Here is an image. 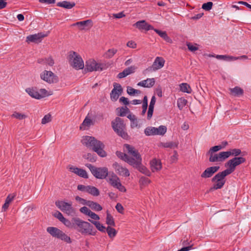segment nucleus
<instances>
[{"mask_svg":"<svg viewBox=\"0 0 251 251\" xmlns=\"http://www.w3.org/2000/svg\"><path fill=\"white\" fill-rule=\"evenodd\" d=\"M82 144L86 147L92 149L101 157H106V152L104 151L105 147L103 143L98 140L94 137L85 136L83 137L81 140Z\"/></svg>","mask_w":251,"mask_h":251,"instance_id":"obj_1","label":"nucleus"},{"mask_svg":"<svg viewBox=\"0 0 251 251\" xmlns=\"http://www.w3.org/2000/svg\"><path fill=\"white\" fill-rule=\"evenodd\" d=\"M75 222V228L82 235H95L97 230L89 223L76 217Z\"/></svg>","mask_w":251,"mask_h":251,"instance_id":"obj_2","label":"nucleus"},{"mask_svg":"<svg viewBox=\"0 0 251 251\" xmlns=\"http://www.w3.org/2000/svg\"><path fill=\"white\" fill-rule=\"evenodd\" d=\"M128 155L127 163L131 165H139L140 162H142L141 156L134 147L128 144L124 145Z\"/></svg>","mask_w":251,"mask_h":251,"instance_id":"obj_3","label":"nucleus"},{"mask_svg":"<svg viewBox=\"0 0 251 251\" xmlns=\"http://www.w3.org/2000/svg\"><path fill=\"white\" fill-rule=\"evenodd\" d=\"M111 125L114 131L119 136L124 139H127L128 134L126 131V126L122 119L116 117L112 122Z\"/></svg>","mask_w":251,"mask_h":251,"instance_id":"obj_4","label":"nucleus"},{"mask_svg":"<svg viewBox=\"0 0 251 251\" xmlns=\"http://www.w3.org/2000/svg\"><path fill=\"white\" fill-rule=\"evenodd\" d=\"M229 173L225 170L217 173L212 179L211 181L215 183L209 189L210 191L221 189L226 183L225 177L229 175Z\"/></svg>","mask_w":251,"mask_h":251,"instance_id":"obj_5","label":"nucleus"},{"mask_svg":"<svg viewBox=\"0 0 251 251\" xmlns=\"http://www.w3.org/2000/svg\"><path fill=\"white\" fill-rule=\"evenodd\" d=\"M47 231L53 237L61 240L67 243H72L70 237L56 227L49 226L47 228Z\"/></svg>","mask_w":251,"mask_h":251,"instance_id":"obj_6","label":"nucleus"},{"mask_svg":"<svg viewBox=\"0 0 251 251\" xmlns=\"http://www.w3.org/2000/svg\"><path fill=\"white\" fill-rule=\"evenodd\" d=\"M69 63L76 70L82 69L84 68L83 61L81 56L75 51H70L69 55Z\"/></svg>","mask_w":251,"mask_h":251,"instance_id":"obj_7","label":"nucleus"},{"mask_svg":"<svg viewBox=\"0 0 251 251\" xmlns=\"http://www.w3.org/2000/svg\"><path fill=\"white\" fill-rule=\"evenodd\" d=\"M93 175L97 178L104 179L108 176V170L106 167L97 168L91 164H86Z\"/></svg>","mask_w":251,"mask_h":251,"instance_id":"obj_8","label":"nucleus"},{"mask_svg":"<svg viewBox=\"0 0 251 251\" xmlns=\"http://www.w3.org/2000/svg\"><path fill=\"white\" fill-rule=\"evenodd\" d=\"M246 159L243 157H235L230 160H229L226 164L225 167H227L226 170L229 173V174H231L233 173L235 170L236 167L245 162Z\"/></svg>","mask_w":251,"mask_h":251,"instance_id":"obj_9","label":"nucleus"},{"mask_svg":"<svg viewBox=\"0 0 251 251\" xmlns=\"http://www.w3.org/2000/svg\"><path fill=\"white\" fill-rule=\"evenodd\" d=\"M105 65L103 64L98 63L95 60L91 59L86 62L85 71L93 72L101 71L104 69Z\"/></svg>","mask_w":251,"mask_h":251,"instance_id":"obj_10","label":"nucleus"},{"mask_svg":"<svg viewBox=\"0 0 251 251\" xmlns=\"http://www.w3.org/2000/svg\"><path fill=\"white\" fill-rule=\"evenodd\" d=\"M107 181L112 187L118 189L120 191L126 192L125 187L122 184L120 178L114 173L110 175Z\"/></svg>","mask_w":251,"mask_h":251,"instance_id":"obj_11","label":"nucleus"},{"mask_svg":"<svg viewBox=\"0 0 251 251\" xmlns=\"http://www.w3.org/2000/svg\"><path fill=\"white\" fill-rule=\"evenodd\" d=\"M55 205L60 210L68 215H72L75 213V209L72 207L71 202H66L62 201H58L55 202Z\"/></svg>","mask_w":251,"mask_h":251,"instance_id":"obj_12","label":"nucleus"},{"mask_svg":"<svg viewBox=\"0 0 251 251\" xmlns=\"http://www.w3.org/2000/svg\"><path fill=\"white\" fill-rule=\"evenodd\" d=\"M42 79L49 83H56L58 81V77L51 71H44L40 75Z\"/></svg>","mask_w":251,"mask_h":251,"instance_id":"obj_13","label":"nucleus"},{"mask_svg":"<svg viewBox=\"0 0 251 251\" xmlns=\"http://www.w3.org/2000/svg\"><path fill=\"white\" fill-rule=\"evenodd\" d=\"M112 167L119 175L126 177L129 176L130 173L128 170L118 163L114 162L112 165Z\"/></svg>","mask_w":251,"mask_h":251,"instance_id":"obj_14","label":"nucleus"},{"mask_svg":"<svg viewBox=\"0 0 251 251\" xmlns=\"http://www.w3.org/2000/svg\"><path fill=\"white\" fill-rule=\"evenodd\" d=\"M165 60L161 57H156L152 65L148 69L150 71H155L162 68L165 64Z\"/></svg>","mask_w":251,"mask_h":251,"instance_id":"obj_15","label":"nucleus"},{"mask_svg":"<svg viewBox=\"0 0 251 251\" xmlns=\"http://www.w3.org/2000/svg\"><path fill=\"white\" fill-rule=\"evenodd\" d=\"M122 92L123 89L121 85L118 83H114V88L110 93L111 99L113 101L117 100Z\"/></svg>","mask_w":251,"mask_h":251,"instance_id":"obj_16","label":"nucleus"},{"mask_svg":"<svg viewBox=\"0 0 251 251\" xmlns=\"http://www.w3.org/2000/svg\"><path fill=\"white\" fill-rule=\"evenodd\" d=\"M47 36V34H45L43 33H38L37 34L30 35L26 37V41L27 42L38 43L41 42L42 39Z\"/></svg>","mask_w":251,"mask_h":251,"instance_id":"obj_17","label":"nucleus"},{"mask_svg":"<svg viewBox=\"0 0 251 251\" xmlns=\"http://www.w3.org/2000/svg\"><path fill=\"white\" fill-rule=\"evenodd\" d=\"M220 169V166H212L206 168L201 174L202 178H207L211 177L215 173Z\"/></svg>","mask_w":251,"mask_h":251,"instance_id":"obj_18","label":"nucleus"},{"mask_svg":"<svg viewBox=\"0 0 251 251\" xmlns=\"http://www.w3.org/2000/svg\"><path fill=\"white\" fill-rule=\"evenodd\" d=\"M69 170L70 171L77 175L78 176L80 177L85 178H87L88 177L86 171L82 169L78 168L71 166L69 167Z\"/></svg>","mask_w":251,"mask_h":251,"instance_id":"obj_19","label":"nucleus"},{"mask_svg":"<svg viewBox=\"0 0 251 251\" xmlns=\"http://www.w3.org/2000/svg\"><path fill=\"white\" fill-rule=\"evenodd\" d=\"M150 165L152 172H158L162 169V163L159 159L153 158L151 161Z\"/></svg>","mask_w":251,"mask_h":251,"instance_id":"obj_20","label":"nucleus"},{"mask_svg":"<svg viewBox=\"0 0 251 251\" xmlns=\"http://www.w3.org/2000/svg\"><path fill=\"white\" fill-rule=\"evenodd\" d=\"M155 84V79L154 78H147L146 80L140 81L137 83L138 86L143 87L151 88Z\"/></svg>","mask_w":251,"mask_h":251,"instance_id":"obj_21","label":"nucleus"},{"mask_svg":"<svg viewBox=\"0 0 251 251\" xmlns=\"http://www.w3.org/2000/svg\"><path fill=\"white\" fill-rule=\"evenodd\" d=\"M75 5L74 2H70L68 1H63L58 2L57 3V6L63 7L67 9H70L73 8Z\"/></svg>","mask_w":251,"mask_h":251,"instance_id":"obj_22","label":"nucleus"},{"mask_svg":"<svg viewBox=\"0 0 251 251\" xmlns=\"http://www.w3.org/2000/svg\"><path fill=\"white\" fill-rule=\"evenodd\" d=\"M87 205L92 210L96 211H100L102 209V207L100 204L93 201H88Z\"/></svg>","mask_w":251,"mask_h":251,"instance_id":"obj_23","label":"nucleus"},{"mask_svg":"<svg viewBox=\"0 0 251 251\" xmlns=\"http://www.w3.org/2000/svg\"><path fill=\"white\" fill-rule=\"evenodd\" d=\"M133 167L138 169V170L142 173L147 176H151V172L145 166L142 165L141 162H140L139 165H132Z\"/></svg>","mask_w":251,"mask_h":251,"instance_id":"obj_24","label":"nucleus"},{"mask_svg":"<svg viewBox=\"0 0 251 251\" xmlns=\"http://www.w3.org/2000/svg\"><path fill=\"white\" fill-rule=\"evenodd\" d=\"M154 31L168 43H172V40L168 36L166 31L154 29Z\"/></svg>","mask_w":251,"mask_h":251,"instance_id":"obj_25","label":"nucleus"},{"mask_svg":"<svg viewBox=\"0 0 251 251\" xmlns=\"http://www.w3.org/2000/svg\"><path fill=\"white\" fill-rule=\"evenodd\" d=\"M25 91L31 97L36 99H40L39 92L37 91L36 90L34 89L33 88H27V89H26Z\"/></svg>","mask_w":251,"mask_h":251,"instance_id":"obj_26","label":"nucleus"},{"mask_svg":"<svg viewBox=\"0 0 251 251\" xmlns=\"http://www.w3.org/2000/svg\"><path fill=\"white\" fill-rule=\"evenodd\" d=\"M91 125H93L92 120L87 116L86 117L83 123L80 126L81 129H85L86 127H89Z\"/></svg>","mask_w":251,"mask_h":251,"instance_id":"obj_27","label":"nucleus"},{"mask_svg":"<svg viewBox=\"0 0 251 251\" xmlns=\"http://www.w3.org/2000/svg\"><path fill=\"white\" fill-rule=\"evenodd\" d=\"M230 91L231 94L234 96H242L244 93L243 90L238 86L230 89Z\"/></svg>","mask_w":251,"mask_h":251,"instance_id":"obj_28","label":"nucleus"},{"mask_svg":"<svg viewBox=\"0 0 251 251\" xmlns=\"http://www.w3.org/2000/svg\"><path fill=\"white\" fill-rule=\"evenodd\" d=\"M76 219V217L72 218L71 221L66 219V218L62 222L67 227L70 228H75V222L74 221Z\"/></svg>","mask_w":251,"mask_h":251,"instance_id":"obj_29","label":"nucleus"},{"mask_svg":"<svg viewBox=\"0 0 251 251\" xmlns=\"http://www.w3.org/2000/svg\"><path fill=\"white\" fill-rule=\"evenodd\" d=\"M88 221L90 222L91 223L94 224L96 228L100 231L102 232H105L106 228L104 226H103L102 224H100L99 222L94 221L91 220L90 219H88Z\"/></svg>","mask_w":251,"mask_h":251,"instance_id":"obj_30","label":"nucleus"},{"mask_svg":"<svg viewBox=\"0 0 251 251\" xmlns=\"http://www.w3.org/2000/svg\"><path fill=\"white\" fill-rule=\"evenodd\" d=\"M87 192L94 196H98L100 195V191L98 189L92 186H88Z\"/></svg>","mask_w":251,"mask_h":251,"instance_id":"obj_31","label":"nucleus"},{"mask_svg":"<svg viewBox=\"0 0 251 251\" xmlns=\"http://www.w3.org/2000/svg\"><path fill=\"white\" fill-rule=\"evenodd\" d=\"M147 23L145 20H142L137 22L134 25L140 30H146Z\"/></svg>","mask_w":251,"mask_h":251,"instance_id":"obj_32","label":"nucleus"},{"mask_svg":"<svg viewBox=\"0 0 251 251\" xmlns=\"http://www.w3.org/2000/svg\"><path fill=\"white\" fill-rule=\"evenodd\" d=\"M180 90L183 92L187 93L188 94L191 93L192 91L191 88L189 85L186 83H183L180 85Z\"/></svg>","mask_w":251,"mask_h":251,"instance_id":"obj_33","label":"nucleus"},{"mask_svg":"<svg viewBox=\"0 0 251 251\" xmlns=\"http://www.w3.org/2000/svg\"><path fill=\"white\" fill-rule=\"evenodd\" d=\"M155 135H163L167 131V127L164 126H160L155 127Z\"/></svg>","mask_w":251,"mask_h":251,"instance_id":"obj_34","label":"nucleus"},{"mask_svg":"<svg viewBox=\"0 0 251 251\" xmlns=\"http://www.w3.org/2000/svg\"><path fill=\"white\" fill-rule=\"evenodd\" d=\"M210 155L209 160L211 162H220L219 153H207Z\"/></svg>","mask_w":251,"mask_h":251,"instance_id":"obj_35","label":"nucleus"},{"mask_svg":"<svg viewBox=\"0 0 251 251\" xmlns=\"http://www.w3.org/2000/svg\"><path fill=\"white\" fill-rule=\"evenodd\" d=\"M215 57L218 59H222L225 60H233L239 59L238 57L224 55H217L215 56Z\"/></svg>","mask_w":251,"mask_h":251,"instance_id":"obj_36","label":"nucleus"},{"mask_svg":"<svg viewBox=\"0 0 251 251\" xmlns=\"http://www.w3.org/2000/svg\"><path fill=\"white\" fill-rule=\"evenodd\" d=\"M106 231L107 232L109 237L111 238H114L117 234V231L115 230V229L111 227L110 226H108L106 228L105 230V232Z\"/></svg>","mask_w":251,"mask_h":251,"instance_id":"obj_37","label":"nucleus"},{"mask_svg":"<svg viewBox=\"0 0 251 251\" xmlns=\"http://www.w3.org/2000/svg\"><path fill=\"white\" fill-rule=\"evenodd\" d=\"M91 20H87L86 21H83L79 22H77L73 25H77L80 30H83L84 29L85 26H86L87 23H90Z\"/></svg>","mask_w":251,"mask_h":251,"instance_id":"obj_38","label":"nucleus"},{"mask_svg":"<svg viewBox=\"0 0 251 251\" xmlns=\"http://www.w3.org/2000/svg\"><path fill=\"white\" fill-rule=\"evenodd\" d=\"M151 181L148 177L142 176L139 180V184L141 187L147 186Z\"/></svg>","mask_w":251,"mask_h":251,"instance_id":"obj_39","label":"nucleus"},{"mask_svg":"<svg viewBox=\"0 0 251 251\" xmlns=\"http://www.w3.org/2000/svg\"><path fill=\"white\" fill-rule=\"evenodd\" d=\"M178 142H169L162 143V146L164 148H177Z\"/></svg>","mask_w":251,"mask_h":251,"instance_id":"obj_40","label":"nucleus"},{"mask_svg":"<svg viewBox=\"0 0 251 251\" xmlns=\"http://www.w3.org/2000/svg\"><path fill=\"white\" fill-rule=\"evenodd\" d=\"M106 223L107 225L110 226H115V224L113 217L108 212H107L106 214Z\"/></svg>","mask_w":251,"mask_h":251,"instance_id":"obj_41","label":"nucleus"},{"mask_svg":"<svg viewBox=\"0 0 251 251\" xmlns=\"http://www.w3.org/2000/svg\"><path fill=\"white\" fill-rule=\"evenodd\" d=\"M117 52V50L115 49H109L104 54V56L107 58H112Z\"/></svg>","mask_w":251,"mask_h":251,"instance_id":"obj_42","label":"nucleus"},{"mask_svg":"<svg viewBox=\"0 0 251 251\" xmlns=\"http://www.w3.org/2000/svg\"><path fill=\"white\" fill-rule=\"evenodd\" d=\"M154 130V127L149 126L145 128L144 132L147 136L155 135V131Z\"/></svg>","mask_w":251,"mask_h":251,"instance_id":"obj_43","label":"nucleus"},{"mask_svg":"<svg viewBox=\"0 0 251 251\" xmlns=\"http://www.w3.org/2000/svg\"><path fill=\"white\" fill-rule=\"evenodd\" d=\"M187 101L184 98H181L178 99L177 101V106L181 110L187 104Z\"/></svg>","mask_w":251,"mask_h":251,"instance_id":"obj_44","label":"nucleus"},{"mask_svg":"<svg viewBox=\"0 0 251 251\" xmlns=\"http://www.w3.org/2000/svg\"><path fill=\"white\" fill-rule=\"evenodd\" d=\"M219 157L220 158V162L224 161L226 159H227L230 156V153H229L228 151H222L219 152Z\"/></svg>","mask_w":251,"mask_h":251,"instance_id":"obj_45","label":"nucleus"},{"mask_svg":"<svg viewBox=\"0 0 251 251\" xmlns=\"http://www.w3.org/2000/svg\"><path fill=\"white\" fill-rule=\"evenodd\" d=\"M11 117L21 120L25 119L27 117V115H26L25 114L20 113L18 112L15 111L11 115Z\"/></svg>","mask_w":251,"mask_h":251,"instance_id":"obj_46","label":"nucleus"},{"mask_svg":"<svg viewBox=\"0 0 251 251\" xmlns=\"http://www.w3.org/2000/svg\"><path fill=\"white\" fill-rule=\"evenodd\" d=\"M127 93L128 95L132 96L136 94L139 95L141 94V91L139 90H136L131 87H127Z\"/></svg>","mask_w":251,"mask_h":251,"instance_id":"obj_47","label":"nucleus"},{"mask_svg":"<svg viewBox=\"0 0 251 251\" xmlns=\"http://www.w3.org/2000/svg\"><path fill=\"white\" fill-rule=\"evenodd\" d=\"M117 156L127 163L128 155L126 153L117 151L116 152Z\"/></svg>","mask_w":251,"mask_h":251,"instance_id":"obj_48","label":"nucleus"},{"mask_svg":"<svg viewBox=\"0 0 251 251\" xmlns=\"http://www.w3.org/2000/svg\"><path fill=\"white\" fill-rule=\"evenodd\" d=\"M84 158L91 162H94L96 161L97 157L92 154L88 153L86 155H84Z\"/></svg>","mask_w":251,"mask_h":251,"instance_id":"obj_49","label":"nucleus"},{"mask_svg":"<svg viewBox=\"0 0 251 251\" xmlns=\"http://www.w3.org/2000/svg\"><path fill=\"white\" fill-rule=\"evenodd\" d=\"M136 69V67L134 66H131L124 70V71L126 72V74L127 76L129 75L133 74L135 72V70Z\"/></svg>","mask_w":251,"mask_h":251,"instance_id":"obj_50","label":"nucleus"},{"mask_svg":"<svg viewBox=\"0 0 251 251\" xmlns=\"http://www.w3.org/2000/svg\"><path fill=\"white\" fill-rule=\"evenodd\" d=\"M129 112L130 111L127 107H122L120 109L119 116L124 117L125 116L127 113Z\"/></svg>","mask_w":251,"mask_h":251,"instance_id":"obj_51","label":"nucleus"},{"mask_svg":"<svg viewBox=\"0 0 251 251\" xmlns=\"http://www.w3.org/2000/svg\"><path fill=\"white\" fill-rule=\"evenodd\" d=\"M229 153H230V156H234L235 157L238 156L241 153V151L239 149H233L228 151Z\"/></svg>","mask_w":251,"mask_h":251,"instance_id":"obj_52","label":"nucleus"},{"mask_svg":"<svg viewBox=\"0 0 251 251\" xmlns=\"http://www.w3.org/2000/svg\"><path fill=\"white\" fill-rule=\"evenodd\" d=\"M213 3L211 1L204 3L202 5V8L206 11H209L212 9Z\"/></svg>","mask_w":251,"mask_h":251,"instance_id":"obj_53","label":"nucleus"},{"mask_svg":"<svg viewBox=\"0 0 251 251\" xmlns=\"http://www.w3.org/2000/svg\"><path fill=\"white\" fill-rule=\"evenodd\" d=\"M51 120V116L50 114L46 115L42 119L41 123L45 125L47 123L50 122Z\"/></svg>","mask_w":251,"mask_h":251,"instance_id":"obj_54","label":"nucleus"},{"mask_svg":"<svg viewBox=\"0 0 251 251\" xmlns=\"http://www.w3.org/2000/svg\"><path fill=\"white\" fill-rule=\"evenodd\" d=\"M223 147L221 145L215 146L210 149L207 153H214L215 152L221 150Z\"/></svg>","mask_w":251,"mask_h":251,"instance_id":"obj_55","label":"nucleus"},{"mask_svg":"<svg viewBox=\"0 0 251 251\" xmlns=\"http://www.w3.org/2000/svg\"><path fill=\"white\" fill-rule=\"evenodd\" d=\"M45 64L47 65H49L50 66H52L54 64V60L51 57L46 58H45Z\"/></svg>","mask_w":251,"mask_h":251,"instance_id":"obj_56","label":"nucleus"},{"mask_svg":"<svg viewBox=\"0 0 251 251\" xmlns=\"http://www.w3.org/2000/svg\"><path fill=\"white\" fill-rule=\"evenodd\" d=\"M79 211L81 213L85 214L86 215H89V213L91 212V210L87 207L83 206L80 208Z\"/></svg>","mask_w":251,"mask_h":251,"instance_id":"obj_57","label":"nucleus"},{"mask_svg":"<svg viewBox=\"0 0 251 251\" xmlns=\"http://www.w3.org/2000/svg\"><path fill=\"white\" fill-rule=\"evenodd\" d=\"M15 196L16 195L15 194L8 195L5 199V202L10 204L13 201Z\"/></svg>","mask_w":251,"mask_h":251,"instance_id":"obj_58","label":"nucleus"},{"mask_svg":"<svg viewBox=\"0 0 251 251\" xmlns=\"http://www.w3.org/2000/svg\"><path fill=\"white\" fill-rule=\"evenodd\" d=\"M39 92L40 99L48 96L47 91L45 89H41Z\"/></svg>","mask_w":251,"mask_h":251,"instance_id":"obj_59","label":"nucleus"},{"mask_svg":"<svg viewBox=\"0 0 251 251\" xmlns=\"http://www.w3.org/2000/svg\"><path fill=\"white\" fill-rule=\"evenodd\" d=\"M154 108L153 107H149L148 113H147V119L150 120L151 119L153 112Z\"/></svg>","mask_w":251,"mask_h":251,"instance_id":"obj_60","label":"nucleus"},{"mask_svg":"<svg viewBox=\"0 0 251 251\" xmlns=\"http://www.w3.org/2000/svg\"><path fill=\"white\" fill-rule=\"evenodd\" d=\"M89 216L91 219H94L95 220H100V217L99 215L95 213L94 212L91 211L90 213H89Z\"/></svg>","mask_w":251,"mask_h":251,"instance_id":"obj_61","label":"nucleus"},{"mask_svg":"<svg viewBox=\"0 0 251 251\" xmlns=\"http://www.w3.org/2000/svg\"><path fill=\"white\" fill-rule=\"evenodd\" d=\"M54 216L56 217L59 221L61 222L64 220L65 218L63 217V215L59 211H57L54 214Z\"/></svg>","mask_w":251,"mask_h":251,"instance_id":"obj_62","label":"nucleus"},{"mask_svg":"<svg viewBox=\"0 0 251 251\" xmlns=\"http://www.w3.org/2000/svg\"><path fill=\"white\" fill-rule=\"evenodd\" d=\"M187 46L188 47V49L193 52H194L198 50V48L197 47L193 45L190 43L187 44Z\"/></svg>","mask_w":251,"mask_h":251,"instance_id":"obj_63","label":"nucleus"},{"mask_svg":"<svg viewBox=\"0 0 251 251\" xmlns=\"http://www.w3.org/2000/svg\"><path fill=\"white\" fill-rule=\"evenodd\" d=\"M126 46L129 48L135 49L137 47V44L133 41H129L126 43Z\"/></svg>","mask_w":251,"mask_h":251,"instance_id":"obj_64","label":"nucleus"}]
</instances>
